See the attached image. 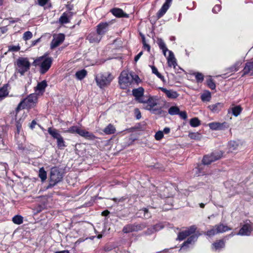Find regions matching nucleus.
Masks as SVG:
<instances>
[{"mask_svg": "<svg viewBox=\"0 0 253 253\" xmlns=\"http://www.w3.org/2000/svg\"><path fill=\"white\" fill-rule=\"evenodd\" d=\"M135 113L136 114V118L137 119L139 120L141 117V113L138 109H135Z\"/></svg>", "mask_w": 253, "mask_h": 253, "instance_id": "obj_55", "label": "nucleus"}, {"mask_svg": "<svg viewBox=\"0 0 253 253\" xmlns=\"http://www.w3.org/2000/svg\"><path fill=\"white\" fill-rule=\"evenodd\" d=\"M196 227L195 225L190 226L185 231H183L178 233L177 239L182 241L185 239L187 237L190 236L192 234L195 232Z\"/></svg>", "mask_w": 253, "mask_h": 253, "instance_id": "obj_14", "label": "nucleus"}, {"mask_svg": "<svg viewBox=\"0 0 253 253\" xmlns=\"http://www.w3.org/2000/svg\"><path fill=\"white\" fill-rule=\"evenodd\" d=\"M170 131V128L169 127H165L164 129L163 132L165 133L166 134H168Z\"/></svg>", "mask_w": 253, "mask_h": 253, "instance_id": "obj_61", "label": "nucleus"}, {"mask_svg": "<svg viewBox=\"0 0 253 253\" xmlns=\"http://www.w3.org/2000/svg\"><path fill=\"white\" fill-rule=\"evenodd\" d=\"M36 124H37V123H36V122L35 120L32 121L31 123L30 124V127L32 129H33L35 127V126L36 125Z\"/></svg>", "mask_w": 253, "mask_h": 253, "instance_id": "obj_59", "label": "nucleus"}, {"mask_svg": "<svg viewBox=\"0 0 253 253\" xmlns=\"http://www.w3.org/2000/svg\"><path fill=\"white\" fill-rule=\"evenodd\" d=\"M110 12L116 17H128V14L125 13L124 11L119 8H114L111 9Z\"/></svg>", "mask_w": 253, "mask_h": 253, "instance_id": "obj_19", "label": "nucleus"}, {"mask_svg": "<svg viewBox=\"0 0 253 253\" xmlns=\"http://www.w3.org/2000/svg\"><path fill=\"white\" fill-rule=\"evenodd\" d=\"M235 235V234L233 233H231V234H230L229 235H228V236H226L225 238H227L228 237H232V236H233Z\"/></svg>", "mask_w": 253, "mask_h": 253, "instance_id": "obj_64", "label": "nucleus"}, {"mask_svg": "<svg viewBox=\"0 0 253 253\" xmlns=\"http://www.w3.org/2000/svg\"><path fill=\"white\" fill-rule=\"evenodd\" d=\"M109 213H110V212L108 210H105L102 212L101 215L102 216H105L108 215L109 214Z\"/></svg>", "mask_w": 253, "mask_h": 253, "instance_id": "obj_60", "label": "nucleus"}, {"mask_svg": "<svg viewBox=\"0 0 253 253\" xmlns=\"http://www.w3.org/2000/svg\"><path fill=\"white\" fill-rule=\"evenodd\" d=\"M146 225L144 223L127 224L124 227L123 231L125 233H128L134 231H138L144 229Z\"/></svg>", "mask_w": 253, "mask_h": 253, "instance_id": "obj_11", "label": "nucleus"}, {"mask_svg": "<svg viewBox=\"0 0 253 253\" xmlns=\"http://www.w3.org/2000/svg\"><path fill=\"white\" fill-rule=\"evenodd\" d=\"M38 100L37 95L35 93L30 94L27 97L23 99L18 105L15 109L17 115L21 109H29L34 107Z\"/></svg>", "mask_w": 253, "mask_h": 253, "instance_id": "obj_2", "label": "nucleus"}, {"mask_svg": "<svg viewBox=\"0 0 253 253\" xmlns=\"http://www.w3.org/2000/svg\"><path fill=\"white\" fill-rule=\"evenodd\" d=\"M242 62L241 61H237L234 64V65H233L232 66L230 67V68L227 69L226 70L229 73L235 72L236 71H237L239 70V67L242 65Z\"/></svg>", "mask_w": 253, "mask_h": 253, "instance_id": "obj_32", "label": "nucleus"}, {"mask_svg": "<svg viewBox=\"0 0 253 253\" xmlns=\"http://www.w3.org/2000/svg\"><path fill=\"white\" fill-rule=\"evenodd\" d=\"M241 144L239 142L236 141H231L228 143L229 150L232 152L234 151L237 150L241 148Z\"/></svg>", "mask_w": 253, "mask_h": 253, "instance_id": "obj_24", "label": "nucleus"}, {"mask_svg": "<svg viewBox=\"0 0 253 253\" xmlns=\"http://www.w3.org/2000/svg\"><path fill=\"white\" fill-rule=\"evenodd\" d=\"M226 123L212 122L209 124V126L212 130H221L225 127Z\"/></svg>", "mask_w": 253, "mask_h": 253, "instance_id": "obj_23", "label": "nucleus"}, {"mask_svg": "<svg viewBox=\"0 0 253 253\" xmlns=\"http://www.w3.org/2000/svg\"><path fill=\"white\" fill-rule=\"evenodd\" d=\"M211 98V94L210 91H207L201 95V99L203 101H209Z\"/></svg>", "mask_w": 253, "mask_h": 253, "instance_id": "obj_41", "label": "nucleus"}, {"mask_svg": "<svg viewBox=\"0 0 253 253\" xmlns=\"http://www.w3.org/2000/svg\"><path fill=\"white\" fill-rule=\"evenodd\" d=\"M116 131L115 127L110 124L103 129V132L106 134H114Z\"/></svg>", "mask_w": 253, "mask_h": 253, "instance_id": "obj_31", "label": "nucleus"}, {"mask_svg": "<svg viewBox=\"0 0 253 253\" xmlns=\"http://www.w3.org/2000/svg\"><path fill=\"white\" fill-rule=\"evenodd\" d=\"M242 76L245 75H253V61L247 62L242 71Z\"/></svg>", "mask_w": 253, "mask_h": 253, "instance_id": "obj_17", "label": "nucleus"}, {"mask_svg": "<svg viewBox=\"0 0 253 253\" xmlns=\"http://www.w3.org/2000/svg\"><path fill=\"white\" fill-rule=\"evenodd\" d=\"M189 137L191 139L195 140H200L202 137V135L199 132H189L188 134Z\"/></svg>", "mask_w": 253, "mask_h": 253, "instance_id": "obj_39", "label": "nucleus"}, {"mask_svg": "<svg viewBox=\"0 0 253 253\" xmlns=\"http://www.w3.org/2000/svg\"><path fill=\"white\" fill-rule=\"evenodd\" d=\"M190 125L192 127H197L200 125V121L197 118H193L190 120Z\"/></svg>", "mask_w": 253, "mask_h": 253, "instance_id": "obj_43", "label": "nucleus"}, {"mask_svg": "<svg viewBox=\"0 0 253 253\" xmlns=\"http://www.w3.org/2000/svg\"><path fill=\"white\" fill-rule=\"evenodd\" d=\"M134 76L129 74L127 71L122 72L119 78V83L121 88L126 89L132 84H134Z\"/></svg>", "mask_w": 253, "mask_h": 253, "instance_id": "obj_4", "label": "nucleus"}, {"mask_svg": "<svg viewBox=\"0 0 253 253\" xmlns=\"http://www.w3.org/2000/svg\"><path fill=\"white\" fill-rule=\"evenodd\" d=\"M158 44L161 49L163 50V54L165 56H166V52H169V50L166 46V45L163 40L161 39H158Z\"/></svg>", "mask_w": 253, "mask_h": 253, "instance_id": "obj_29", "label": "nucleus"}, {"mask_svg": "<svg viewBox=\"0 0 253 253\" xmlns=\"http://www.w3.org/2000/svg\"><path fill=\"white\" fill-rule=\"evenodd\" d=\"M231 228H230L222 223H220L212 226V228L211 230H208L206 232V234L207 236L211 237L218 233H224L226 231L231 230Z\"/></svg>", "mask_w": 253, "mask_h": 253, "instance_id": "obj_8", "label": "nucleus"}, {"mask_svg": "<svg viewBox=\"0 0 253 253\" xmlns=\"http://www.w3.org/2000/svg\"><path fill=\"white\" fill-rule=\"evenodd\" d=\"M164 227V225L163 223H159L155 225L152 228L148 229L147 232L148 234L152 233L154 232L163 229Z\"/></svg>", "mask_w": 253, "mask_h": 253, "instance_id": "obj_33", "label": "nucleus"}, {"mask_svg": "<svg viewBox=\"0 0 253 253\" xmlns=\"http://www.w3.org/2000/svg\"><path fill=\"white\" fill-rule=\"evenodd\" d=\"M222 156L221 151H216L212 152L210 155H207L204 157L203 163L204 165H210L212 162L220 159Z\"/></svg>", "mask_w": 253, "mask_h": 253, "instance_id": "obj_10", "label": "nucleus"}, {"mask_svg": "<svg viewBox=\"0 0 253 253\" xmlns=\"http://www.w3.org/2000/svg\"><path fill=\"white\" fill-rule=\"evenodd\" d=\"M223 106V104L222 103H217L215 104H212L209 106L208 108L213 112H218Z\"/></svg>", "mask_w": 253, "mask_h": 253, "instance_id": "obj_27", "label": "nucleus"}, {"mask_svg": "<svg viewBox=\"0 0 253 253\" xmlns=\"http://www.w3.org/2000/svg\"><path fill=\"white\" fill-rule=\"evenodd\" d=\"M73 13L71 11L64 12L59 19V22L61 24H67L70 22V19L72 18Z\"/></svg>", "mask_w": 253, "mask_h": 253, "instance_id": "obj_16", "label": "nucleus"}, {"mask_svg": "<svg viewBox=\"0 0 253 253\" xmlns=\"http://www.w3.org/2000/svg\"><path fill=\"white\" fill-rule=\"evenodd\" d=\"M133 76H134V78H135L134 80V83H137V80H139V78L138 77V76L137 75H133Z\"/></svg>", "mask_w": 253, "mask_h": 253, "instance_id": "obj_62", "label": "nucleus"}, {"mask_svg": "<svg viewBox=\"0 0 253 253\" xmlns=\"http://www.w3.org/2000/svg\"><path fill=\"white\" fill-rule=\"evenodd\" d=\"M39 176L41 179L42 181H44L47 178L46 172L44 169L43 168L40 169L39 171Z\"/></svg>", "mask_w": 253, "mask_h": 253, "instance_id": "obj_38", "label": "nucleus"}, {"mask_svg": "<svg viewBox=\"0 0 253 253\" xmlns=\"http://www.w3.org/2000/svg\"><path fill=\"white\" fill-rule=\"evenodd\" d=\"M102 36L96 33H91L87 37V40L91 43H98L101 40Z\"/></svg>", "mask_w": 253, "mask_h": 253, "instance_id": "obj_18", "label": "nucleus"}, {"mask_svg": "<svg viewBox=\"0 0 253 253\" xmlns=\"http://www.w3.org/2000/svg\"><path fill=\"white\" fill-rule=\"evenodd\" d=\"M47 131L53 138L56 139L57 145L59 149H63L66 147L64 139L58 130L50 127L48 128Z\"/></svg>", "mask_w": 253, "mask_h": 253, "instance_id": "obj_6", "label": "nucleus"}, {"mask_svg": "<svg viewBox=\"0 0 253 253\" xmlns=\"http://www.w3.org/2000/svg\"><path fill=\"white\" fill-rule=\"evenodd\" d=\"M199 235L197 234H193L192 235H191L187 240L184 242L181 248H183L185 246H188V245L190 244H191L192 242H195L198 238ZM182 248H181L180 250H181Z\"/></svg>", "mask_w": 253, "mask_h": 253, "instance_id": "obj_26", "label": "nucleus"}, {"mask_svg": "<svg viewBox=\"0 0 253 253\" xmlns=\"http://www.w3.org/2000/svg\"><path fill=\"white\" fill-rule=\"evenodd\" d=\"M207 84L208 86L211 89H214L215 88L216 85L213 82V80L211 78H209L207 81Z\"/></svg>", "mask_w": 253, "mask_h": 253, "instance_id": "obj_46", "label": "nucleus"}, {"mask_svg": "<svg viewBox=\"0 0 253 253\" xmlns=\"http://www.w3.org/2000/svg\"><path fill=\"white\" fill-rule=\"evenodd\" d=\"M12 221L16 224H21L23 223V218L21 215H17L12 218Z\"/></svg>", "mask_w": 253, "mask_h": 253, "instance_id": "obj_40", "label": "nucleus"}, {"mask_svg": "<svg viewBox=\"0 0 253 253\" xmlns=\"http://www.w3.org/2000/svg\"><path fill=\"white\" fill-rule=\"evenodd\" d=\"M142 54H143V52L141 51L136 56H135V57L134 58L135 62H137L139 60V59L140 58L141 56L142 55Z\"/></svg>", "mask_w": 253, "mask_h": 253, "instance_id": "obj_58", "label": "nucleus"}, {"mask_svg": "<svg viewBox=\"0 0 253 253\" xmlns=\"http://www.w3.org/2000/svg\"><path fill=\"white\" fill-rule=\"evenodd\" d=\"M113 79V75L109 72L99 73L95 78L97 85L101 88L108 86Z\"/></svg>", "mask_w": 253, "mask_h": 253, "instance_id": "obj_3", "label": "nucleus"}, {"mask_svg": "<svg viewBox=\"0 0 253 253\" xmlns=\"http://www.w3.org/2000/svg\"><path fill=\"white\" fill-rule=\"evenodd\" d=\"M81 128H80L77 126H72L69 128V129L67 130H66L65 132H69L71 133H77L80 135V132L81 131Z\"/></svg>", "mask_w": 253, "mask_h": 253, "instance_id": "obj_36", "label": "nucleus"}, {"mask_svg": "<svg viewBox=\"0 0 253 253\" xmlns=\"http://www.w3.org/2000/svg\"><path fill=\"white\" fill-rule=\"evenodd\" d=\"M113 23V21L101 22L96 26L97 33L102 37L108 31L109 27Z\"/></svg>", "mask_w": 253, "mask_h": 253, "instance_id": "obj_13", "label": "nucleus"}, {"mask_svg": "<svg viewBox=\"0 0 253 253\" xmlns=\"http://www.w3.org/2000/svg\"><path fill=\"white\" fill-rule=\"evenodd\" d=\"M195 77L198 82H202L204 80V76L202 73H197L195 74Z\"/></svg>", "mask_w": 253, "mask_h": 253, "instance_id": "obj_48", "label": "nucleus"}, {"mask_svg": "<svg viewBox=\"0 0 253 253\" xmlns=\"http://www.w3.org/2000/svg\"><path fill=\"white\" fill-rule=\"evenodd\" d=\"M169 55L167 57L168 66L170 67H173L174 68L177 66L176 59L171 51H169Z\"/></svg>", "mask_w": 253, "mask_h": 253, "instance_id": "obj_22", "label": "nucleus"}, {"mask_svg": "<svg viewBox=\"0 0 253 253\" xmlns=\"http://www.w3.org/2000/svg\"><path fill=\"white\" fill-rule=\"evenodd\" d=\"M63 178V174L57 167H53L50 169V181L47 188H50L60 182Z\"/></svg>", "mask_w": 253, "mask_h": 253, "instance_id": "obj_5", "label": "nucleus"}, {"mask_svg": "<svg viewBox=\"0 0 253 253\" xmlns=\"http://www.w3.org/2000/svg\"><path fill=\"white\" fill-rule=\"evenodd\" d=\"M241 110V107L237 106L232 108V113L235 116L237 117L240 114Z\"/></svg>", "mask_w": 253, "mask_h": 253, "instance_id": "obj_45", "label": "nucleus"}, {"mask_svg": "<svg viewBox=\"0 0 253 253\" xmlns=\"http://www.w3.org/2000/svg\"><path fill=\"white\" fill-rule=\"evenodd\" d=\"M213 246L214 247L216 250H218L223 248L225 246V243L223 240H220L218 242L214 243L213 244Z\"/></svg>", "mask_w": 253, "mask_h": 253, "instance_id": "obj_42", "label": "nucleus"}, {"mask_svg": "<svg viewBox=\"0 0 253 253\" xmlns=\"http://www.w3.org/2000/svg\"><path fill=\"white\" fill-rule=\"evenodd\" d=\"M143 211H144V216L145 218H149L151 217V214L149 213L147 209H144Z\"/></svg>", "mask_w": 253, "mask_h": 253, "instance_id": "obj_53", "label": "nucleus"}, {"mask_svg": "<svg viewBox=\"0 0 253 253\" xmlns=\"http://www.w3.org/2000/svg\"><path fill=\"white\" fill-rule=\"evenodd\" d=\"M47 86V83L45 80H43L42 82L39 83L35 87L36 91H39L40 92H43L45 90V88Z\"/></svg>", "mask_w": 253, "mask_h": 253, "instance_id": "obj_28", "label": "nucleus"}, {"mask_svg": "<svg viewBox=\"0 0 253 253\" xmlns=\"http://www.w3.org/2000/svg\"><path fill=\"white\" fill-rule=\"evenodd\" d=\"M87 75V71L83 69L77 72L75 74L76 77L79 80H83Z\"/></svg>", "mask_w": 253, "mask_h": 253, "instance_id": "obj_34", "label": "nucleus"}, {"mask_svg": "<svg viewBox=\"0 0 253 253\" xmlns=\"http://www.w3.org/2000/svg\"><path fill=\"white\" fill-rule=\"evenodd\" d=\"M8 94L7 91V87L6 85H4L0 89V99L6 97Z\"/></svg>", "mask_w": 253, "mask_h": 253, "instance_id": "obj_37", "label": "nucleus"}, {"mask_svg": "<svg viewBox=\"0 0 253 253\" xmlns=\"http://www.w3.org/2000/svg\"><path fill=\"white\" fill-rule=\"evenodd\" d=\"M48 0H38V4L42 6L45 5L47 2Z\"/></svg>", "mask_w": 253, "mask_h": 253, "instance_id": "obj_56", "label": "nucleus"}, {"mask_svg": "<svg viewBox=\"0 0 253 253\" xmlns=\"http://www.w3.org/2000/svg\"><path fill=\"white\" fill-rule=\"evenodd\" d=\"M151 67L152 73L155 74L161 80L163 81L164 80V77L158 72L157 68L154 66H151Z\"/></svg>", "mask_w": 253, "mask_h": 253, "instance_id": "obj_44", "label": "nucleus"}, {"mask_svg": "<svg viewBox=\"0 0 253 253\" xmlns=\"http://www.w3.org/2000/svg\"><path fill=\"white\" fill-rule=\"evenodd\" d=\"M160 89L165 93L169 98L175 99L179 96V94L176 91L173 90H168L164 87H161Z\"/></svg>", "mask_w": 253, "mask_h": 253, "instance_id": "obj_21", "label": "nucleus"}, {"mask_svg": "<svg viewBox=\"0 0 253 253\" xmlns=\"http://www.w3.org/2000/svg\"><path fill=\"white\" fill-rule=\"evenodd\" d=\"M55 253H69V252L67 250H64L59 252H56Z\"/></svg>", "mask_w": 253, "mask_h": 253, "instance_id": "obj_63", "label": "nucleus"}, {"mask_svg": "<svg viewBox=\"0 0 253 253\" xmlns=\"http://www.w3.org/2000/svg\"><path fill=\"white\" fill-rule=\"evenodd\" d=\"M164 136L163 132L162 131H159L155 134V137L157 140H161Z\"/></svg>", "mask_w": 253, "mask_h": 253, "instance_id": "obj_49", "label": "nucleus"}, {"mask_svg": "<svg viewBox=\"0 0 253 253\" xmlns=\"http://www.w3.org/2000/svg\"><path fill=\"white\" fill-rule=\"evenodd\" d=\"M30 65L27 58L20 57L17 60V70L21 75H23L30 69Z\"/></svg>", "mask_w": 253, "mask_h": 253, "instance_id": "obj_7", "label": "nucleus"}, {"mask_svg": "<svg viewBox=\"0 0 253 253\" xmlns=\"http://www.w3.org/2000/svg\"><path fill=\"white\" fill-rule=\"evenodd\" d=\"M80 135L89 140H94L96 138L93 133L82 129L80 132Z\"/></svg>", "mask_w": 253, "mask_h": 253, "instance_id": "obj_25", "label": "nucleus"}, {"mask_svg": "<svg viewBox=\"0 0 253 253\" xmlns=\"http://www.w3.org/2000/svg\"><path fill=\"white\" fill-rule=\"evenodd\" d=\"M139 102L143 103L144 104H146L147 102V98H145L143 97V96L137 99H136Z\"/></svg>", "mask_w": 253, "mask_h": 253, "instance_id": "obj_54", "label": "nucleus"}, {"mask_svg": "<svg viewBox=\"0 0 253 253\" xmlns=\"http://www.w3.org/2000/svg\"><path fill=\"white\" fill-rule=\"evenodd\" d=\"M178 115H179V117L183 120H186L187 118V115L186 111L180 112L179 111V113H178Z\"/></svg>", "mask_w": 253, "mask_h": 253, "instance_id": "obj_51", "label": "nucleus"}, {"mask_svg": "<svg viewBox=\"0 0 253 253\" xmlns=\"http://www.w3.org/2000/svg\"><path fill=\"white\" fill-rule=\"evenodd\" d=\"M147 102L145 108L146 109L152 111L153 113H157L158 114H161L162 110L161 108H154L157 104L158 100L151 96H149L147 98Z\"/></svg>", "mask_w": 253, "mask_h": 253, "instance_id": "obj_9", "label": "nucleus"}, {"mask_svg": "<svg viewBox=\"0 0 253 253\" xmlns=\"http://www.w3.org/2000/svg\"><path fill=\"white\" fill-rule=\"evenodd\" d=\"M143 47L145 49H147L148 51H150V46L147 44L145 41H144Z\"/></svg>", "mask_w": 253, "mask_h": 253, "instance_id": "obj_57", "label": "nucleus"}, {"mask_svg": "<svg viewBox=\"0 0 253 253\" xmlns=\"http://www.w3.org/2000/svg\"><path fill=\"white\" fill-rule=\"evenodd\" d=\"M252 230V227L249 224H245L237 234L242 236H249L250 235Z\"/></svg>", "mask_w": 253, "mask_h": 253, "instance_id": "obj_20", "label": "nucleus"}, {"mask_svg": "<svg viewBox=\"0 0 253 253\" xmlns=\"http://www.w3.org/2000/svg\"><path fill=\"white\" fill-rule=\"evenodd\" d=\"M179 109L177 106H171L168 110V113L170 115H176L179 113Z\"/></svg>", "mask_w": 253, "mask_h": 253, "instance_id": "obj_35", "label": "nucleus"}, {"mask_svg": "<svg viewBox=\"0 0 253 253\" xmlns=\"http://www.w3.org/2000/svg\"><path fill=\"white\" fill-rule=\"evenodd\" d=\"M144 89L142 87H139L134 89L132 90V94L135 97L136 99L142 97L143 95Z\"/></svg>", "mask_w": 253, "mask_h": 253, "instance_id": "obj_30", "label": "nucleus"}, {"mask_svg": "<svg viewBox=\"0 0 253 253\" xmlns=\"http://www.w3.org/2000/svg\"><path fill=\"white\" fill-rule=\"evenodd\" d=\"M172 0H166L165 2L162 5L161 9L157 12V17L158 18L162 17L168 10Z\"/></svg>", "mask_w": 253, "mask_h": 253, "instance_id": "obj_15", "label": "nucleus"}, {"mask_svg": "<svg viewBox=\"0 0 253 253\" xmlns=\"http://www.w3.org/2000/svg\"><path fill=\"white\" fill-rule=\"evenodd\" d=\"M221 9V6L219 4L215 5L212 8V12L215 13H217Z\"/></svg>", "mask_w": 253, "mask_h": 253, "instance_id": "obj_52", "label": "nucleus"}, {"mask_svg": "<svg viewBox=\"0 0 253 253\" xmlns=\"http://www.w3.org/2000/svg\"><path fill=\"white\" fill-rule=\"evenodd\" d=\"M65 40V35L63 34L54 35L53 39L50 43V48L53 49L60 45Z\"/></svg>", "mask_w": 253, "mask_h": 253, "instance_id": "obj_12", "label": "nucleus"}, {"mask_svg": "<svg viewBox=\"0 0 253 253\" xmlns=\"http://www.w3.org/2000/svg\"><path fill=\"white\" fill-rule=\"evenodd\" d=\"M19 45H10L8 47V50L12 51H18L20 50Z\"/></svg>", "mask_w": 253, "mask_h": 253, "instance_id": "obj_50", "label": "nucleus"}, {"mask_svg": "<svg viewBox=\"0 0 253 253\" xmlns=\"http://www.w3.org/2000/svg\"><path fill=\"white\" fill-rule=\"evenodd\" d=\"M32 33L30 31H27L23 34V39L25 41H27L32 38Z\"/></svg>", "mask_w": 253, "mask_h": 253, "instance_id": "obj_47", "label": "nucleus"}, {"mask_svg": "<svg viewBox=\"0 0 253 253\" xmlns=\"http://www.w3.org/2000/svg\"><path fill=\"white\" fill-rule=\"evenodd\" d=\"M48 54L45 53L43 56L35 59L33 65L34 66H40L41 74H45L50 68L52 62V58L47 57Z\"/></svg>", "mask_w": 253, "mask_h": 253, "instance_id": "obj_1", "label": "nucleus"}]
</instances>
